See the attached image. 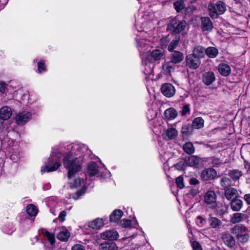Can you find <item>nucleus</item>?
<instances>
[{
    "label": "nucleus",
    "instance_id": "f257e3e1",
    "mask_svg": "<svg viewBox=\"0 0 250 250\" xmlns=\"http://www.w3.org/2000/svg\"><path fill=\"white\" fill-rule=\"evenodd\" d=\"M88 151L87 146L83 144H74L67 146V148L61 147L52 152L49 159L51 166H46L41 170L42 172L56 170L60 166V160L62 154H65L63 159L64 167L68 170V177L71 178L81 169L80 159L85 152Z\"/></svg>",
    "mask_w": 250,
    "mask_h": 250
},
{
    "label": "nucleus",
    "instance_id": "f03ea898",
    "mask_svg": "<svg viewBox=\"0 0 250 250\" xmlns=\"http://www.w3.org/2000/svg\"><path fill=\"white\" fill-rule=\"evenodd\" d=\"M208 9L210 16L216 18L218 15L224 14L226 11V5L224 2L218 0L214 4H209Z\"/></svg>",
    "mask_w": 250,
    "mask_h": 250
},
{
    "label": "nucleus",
    "instance_id": "7ed1b4c3",
    "mask_svg": "<svg viewBox=\"0 0 250 250\" xmlns=\"http://www.w3.org/2000/svg\"><path fill=\"white\" fill-rule=\"evenodd\" d=\"M187 26L185 21H180L176 18L172 19L167 25V28L175 34H179L183 31Z\"/></svg>",
    "mask_w": 250,
    "mask_h": 250
},
{
    "label": "nucleus",
    "instance_id": "20e7f679",
    "mask_svg": "<svg viewBox=\"0 0 250 250\" xmlns=\"http://www.w3.org/2000/svg\"><path fill=\"white\" fill-rule=\"evenodd\" d=\"M186 62L187 66L191 69L197 68L201 63L200 59L192 54L186 57Z\"/></svg>",
    "mask_w": 250,
    "mask_h": 250
},
{
    "label": "nucleus",
    "instance_id": "39448f33",
    "mask_svg": "<svg viewBox=\"0 0 250 250\" xmlns=\"http://www.w3.org/2000/svg\"><path fill=\"white\" fill-rule=\"evenodd\" d=\"M161 90L162 94L168 98L174 96L176 92L174 86L170 83H165L163 84Z\"/></svg>",
    "mask_w": 250,
    "mask_h": 250
},
{
    "label": "nucleus",
    "instance_id": "423d86ee",
    "mask_svg": "<svg viewBox=\"0 0 250 250\" xmlns=\"http://www.w3.org/2000/svg\"><path fill=\"white\" fill-rule=\"evenodd\" d=\"M31 117L29 112L24 111L19 113L16 117V122L18 125H22L28 122Z\"/></svg>",
    "mask_w": 250,
    "mask_h": 250
},
{
    "label": "nucleus",
    "instance_id": "0eeeda50",
    "mask_svg": "<svg viewBox=\"0 0 250 250\" xmlns=\"http://www.w3.org/2000/svg\"><path fill=\"white\" fill-rule=\"evenodd\" d=\"M204 198L205 201L207 204L211 205L212 207H216V196L213 191L209 190L207 191L205 195Z\"/></svg>",
    "mask_w": 250,
    "mask_h": 250
},
{
    "label": "nucleus",
    "instance_id": "6e6552de",
    "mask_svg": "<svg viewBox=\"0 0 250 250\" xmlns=\"http://www.w3.org/2000/svg\"><path fill=\"white\" fill-rule=\"evenodd\" d=\"M217 175L216 171L213 168L205 169L202 172L201 177L204 180L207 181L214 178Z\"/></svg>",
    "mask_w": 250,
    "mask_h": 250
},
{
    "label": "nucleus",
    "instance_id": "1a4fd4ad",
    "mask_svg": "<svg viewBox=\"0 0 250 250\" xmlns=\"http://www.w3.org/2000/svg\"><path fill=\"white\" fill-rule=\"evenodd\" d=\"M202 79L205 85H209L215 80V76L212 71L206 72L203 74Z\"/></svg>",
    "mask_w": 250,
    "mask_h": 250
},
{
    "label": "nucleus",
    "instance_id": "9d476101",
    "mask_svg": "<svg viewBox=\"0 0 250 250\" xmlns=\"http://www.w3.org/2000/svg\"><path fill=\"white\" fill-rule=\"evenodd\" d=\"M225 195L228 200H233L238 196L237 190L233 188H227L225 192Z\"/></svg>",
    "mask_w": 250,
    "mask_h": 250
},
{
    "label": "nucleus",
    "instance_id": "9b49d317",
    "mask_svg": "<svg viewBox=\"0 0 250 250\" xmlns=\"http://www.w3.org/2000/svg\"><path fill=\"white\" fill-rule=\"evenodd\" d=\"M201 26L203 31H210L212 29V23L208 17H202L201 18Z\"/></svg>",
    "mask_w": 250,
    "mask_h": 250
},
{
    "label": "nucleus",
    "instance_id": "f8f14e48",
    "mask_svg": "<svg viewBox=\"0 0 250 250\" xmlns=\"http://www.w3.org/2000/svg\"><path fill=\"white\" fill-rule=\"evenodd\" d=\"M178 134V131L174 127L168 128L165 132L164 138L168 140H174Z\"/></svg>",
    "mask_w": 250,
    "mask_h": 250
},
{
    "label": "nucleus",
    "instance_id": "ddd939ff",
    "mask_svg": "<svg viewBox=\"0 0 250 250\" xmlns=\"http://www.w3.org/2000/svg\"><path fill=\"white\" fill-rule=\"evenodd\" d=\"M218 71L221 75L226 77L230 74L231 68L229 64L222 63L218 65Z\"/></svg>",
    "mask_w": 250,
    "mask_h": 250
},
{
    "label": "nucleus",
    "instance_id": "4468645a",
    "mask_svg": "<svg viewBox=\"0 0 250 250\" xmlns=\"http://www.w3.org/2000/svg\"><path fill=\"white\" fill-rule=\"evenodd\" d=\"M12 115V111L8 106H3L0 109V117L3 120L9 119Z\"/></svg>",
    "mask_w": 250,
    "mask_h": 250
},
{
    "label": "nucleus",
    "instance_id": "2eb2a0df",
    "mask_svg": "<svg viewBox=\"0 0 250 250\" xmlns=\"http://www.w3.org/2000/svg\"><path fill=\"white\" fill-rule=\"evenodd\" d=\"M184 59V55L182 52L175 51H173L170 55V61L175 63H179Z\"/></svg>",
    "mask_w": 250,
    "mask_h": 250
},
{
    "label": "nucleus",
    "instance_id": "dca6fc26",
    "mask_svg": "<svg viewBox=\"0 0 250 250\" xmlns=\"http://www.w3.org/2000/svg\"><path fill=\"white\" fill-rule=\"evenodd\" d=\"M205 50L206 49L203 46H197L194 48L192 54L200 59L204 57L206 54Z\"/></svg>",
    "mask_w": 250,
    "mask_h": 250
},
{
    "label": "nucleus",
    "instance_id": "f3484780",
    "mask_svg": "<svg viewBox=\"0 0 250 250\" xmlns=\"http://www.w3.org/2000/svg\"><path fill=\"white\" fill-rule=\"evenodd\" d=\"M228 175L233 181H237L243 175V173L238 169H232L229 170Z\"/></svg>",
    "mask_w": 250,
    "mask_h": 250
},
{
    "label": "nucleus",
    "instance_id": "a211bd4d",
    "mask_svg": "<svg viewBox=\"0 0 250 250\" xmlns=\"http://www.w3.org/2000/svg\"><path fill=\"white\" fill-rule=\"evenodd\" d=\"M164 115L166 118L171 120L175 119L177 117V112L174 108L171 107L165 110Z\"/></svg>",
    "mask_w": 250,
    "mask_h": 250
},
{
    "label": "nucleus",
    "instance_id": "6ab92c4d",
    "mask_svg": "<svg viewBox=\"0 0 250 250\" xmlns=\"http://www.w3.org/2000/svg\"><path fill=\"white\" fill-rule=\"evenodd\" d=\"M200 162V159L197 156L191 155L188 157L186 162L189 166L193 167L198 165Z\"/></svg>",
    "mask_w": 250,
    "mask_h": 250
},
{
    "label": "nucleus",
    "instance_id": "aec40b11",
    "mask_svg": "<svg viewBox=\"0 0 250 250\" xmlns=\"http://www.w3.org/2000/svg\"><path fill=\"white\" fill-rule=\"evenodd\" d=\"M205 53L209 58H214L218 54V50L214 47H208L206 49Z\"/></svg>",
    "mask_w": 250,
    "mask_h": 250
},
{
    "label": "nucleus",
    "instance_id": "412c9836",
    "mask_svg": "<svg viewBox=\"0 0 250 250\" xmlns=\"http://www.w3.org/2000/svg\"><path fill=\"white\" fill-rule=\"evenodd\" d=\"M26 211L31 217H35L38 212L37 208L33 204H29L26 207Z\"/></svg>",
    "mask_w": 250,
    "mask_h": 250
},
{
    "label": "nucleus",
    "instance_id": "4be33fe9",
    "mask_svg": "<svg viewBox=\"0 0 250 250\" xmlns=\"http://www.w3.org/2000/svg\"><path fill=\"white\" fill-rule=\"evenodd\" d=\"M204 120L203 119L202 117H198L193 120L192 126L195 128L199 129L204 126Z\"/></svg>",
    "mask_w": 250,
    "mask_h": 250
},
{
    "label": "nucleus",
    "instance_id": "5701e85b",
    "mask_svg": "<svg viewBox=\"0 0 250 250\" xmlns=\"http://www.w3.org/2000/svg\"><path fill=\"white\" fill-rule=\"evenodd\" d=\"M243 205V202L241 200L235 199L231 201V208L234 211L239 210Z\"/></svg>",
    "mask_w": 250,
    "mask_h": 250
},
{
    "label": "nucleus",
    "instance_id": "b1692460",
    "mask_svg": "<svg viewBox=\"0 0 250 250\" xmlns=\"http://www.w3.org/2000/svg\"><path fill=\"white\" fill-rule=\"evenodd\" d=\"M88 172L91 176H94L98 172V167L97 165L93 162L90 163L88 166Z\"/></svg>",
    "mask_w": 250,
    "mask_h": 250
},
{
    "label": "nucleus",
    "instance_id": "393cba45",
    "mask_svg": "<svg viewBox=\"0 0 250 250\" xmlns=\"http://www.w3.org/2000/svg\"><path fill=\"white\" fill-rule=\"evenodd\" d=\"M184 151L189 154H192L195 151L193 144L190 142L186 143L183 146Z\"/></svg>",
    "mask_w": 250,
    "mask_h": 250
},
{
    "label": "nucleus",
    "instance_id": "a878e982",
    "mask_svg": "<svg viewBox=\"0 0 250 250\" xmlns=\"http://www.w3.org/2000/svg\"><path fill=\"white\" fill-rule=\"evenodd\" d=\"M151 56L155 61L160 60L163 56L162 50L160 49L153 50L151 53Z\"/></svg>",
    "mask_w": 250,
    "mask_h": 250
},
{
    "label": "nucleus",
    "instance_id": "bb28decb",
    "mask_svg": "<svg viewBox=\"0 0 250 250\" xmlns=\"http://www.w3.org/2000/svg\"><path fill=\"white\" fill-rule=\"evenodd\" d=\"M173 6L177 12H180L182 10H183L185 7V4L183 0H179L174 2L173 3Z\"/></svg>",
    "mask_w": 250,
    "mask_h": 250
},
{
    "label": "nucleus",
    "instance_id": "cd10ccee",
    "mask_svg": "<svg viewBox=\"0 0 250 250\" xmlns=\"http://www.w3.org/2000/svg\"><path fill=\"white\" fill-rule=\"evenodd\" d=\"M123 215V212L122 210L116 209L110 214V219H121Z\"/></svg>",
    "mask_w": 250,
    "mask_h": 250
},
{
    "label": "nucleus",
    "instance_id": "c85d7f7f",
    "mask_svg": "<svg viewBox=\"0 0 250 250\" xmlns=\"http://www.w3.org/2000/svg\"><path fill=\"white\" fill-rule=\"evenodd\" d=\"M175 62H172L171 61L167 62L164 65V68L167 70L169 73L173 71L175 67Z\"/></svg>",
    "mask_w": 250,
    "mask_h": 250
},
{
    "label": "nucleus",
    "instance_id": "c756f323",
    "mask_svg": "<svg viewBox=\"0 0 250 250\" xmlns=\"http://www.w3.org/2000/svg\"><path fill=\"white\" fill-rule=\"evenodd\" d=\"M231 183V180L228 177H224L220 181L221 186L224 188H228L230 186Z\"/></svg>",
    "mask_w": 250,
    "mask_h": 250
},
{
    "label": "nucleus",
    "instance_id": "7c9ffc66",
    "mask_svg": "<svg viewBox=\"0 0 250 250\" xmlns=\"http://www.w3.org/2000/svg\"><path fill=\"white\" fill-rule=\"evenodd\" d=\"M146 42H147V41L145 39H142L138 43V49H139V51L140 52L141 55H142V53H145V51L147 49V48H146V49H143V48L145 47L146 46Z\"/></svg>",
    "mask_w": 250,
    "mask_h": 250
},
{
    "label": "nucleus",
    "instance_id": "2f4dec72",
    "mask_svg": "<svg viewBox=\"0 0 250 250\" xmlns=\"http://www.w3.org/2000/svg\"><path fill=\"white\" fill-rule=\"evenodd\" d=\"M227 210V207L225 205H223L222 204H219L217 208V211L219 214V216H221L224 214Z\"/></svg>",
    "mask_w": 250,
    "mask_h": 250
},
{
    "label": "nucleus",
    "instance_id": "473e14b6",
    "mask_svg": "<svg viewBox=\"0 0 250 250\" xmlns=\"http://www.w3.org/2000/svg\"><path fill=\"white\" fill-rule=\"evenodd\" d=\"M178 42V39L173 40L168 46V50L170 52L173 51L174 49L176 47Z\"/></svg>",
    "mask_w": 250,
    "mask_h": 250
},
{
    "label": "nucleus",
    "instance_id": "72a5a7b5",
    "mask_svg": "<svg viewBox=\"0 0 250 250\" xmlns=\"http://www.w3.org/2000/svg\"><path fill=\"white\" fill-rule=\"evenodd\" d=\"M176 183L178 188L182 189L185 187L184 183V179L183 177L180 176L178 177L176 179Z\"/></svg>",
    "mask_w": 250,
    "mask_h": 250
},
{
    "label": "nucleus",
    "instance_id": "f704fd0d",
    "mask_svg": "<svg viewBox=\"0 0 250 250\" xmlns=\"http://www.w3.org/2000/svg\"><path fill=\"white\" fill-rule=\"evenodd\" d=\"M45 66L43 61H41L38 63V70L39 73L45 71Z\"/></svg>",
    "mask_w": 250,
    "mask_h": 250
},
{
    "label": "nucleus",
    "instance_id": "c9c22d12",
    "mask_svg": "<svg viewBox=\"0 0 250 250\" xmlns=\"http://www.w3.org/2000/svg\"><path fill=\"white\" fill-rule=\"evenodd\" d=\"M247 217L245 214L241 213H235L234 214L233 217L232 219H245Z\"/></svg>",
    "mask_w": 250,
    "mask_h": 250
},
{
    "label": "nucleus",
    "instance_id": "e433bc0d",
    "mask_svg": "<svg viewBox=\"0 0 250 250\" xmlns=\"http://www.w3.org/2000/svg\"><path fill=\"white\" fill-rule=\"evenodd\" d=\"M189 127L188 125H184L182 128V133L185 135H188Z\"/></svg>",
    "mask_w": 250,
    "mask_h": 250
},
{
    "label": "nucleus",
    "instance_id": "4c0bfd02",
    "mask_svg": "<svg viewBox=\"0 0 250 250\" xmlns=\"http://www.w3.org/2000/svg\"><path fill=\"white\" fill-rule=\"evenodd\" d=\"M189 112V106L187 104L184 105L182 110V115L185 116Z\"/></svg>",
    "mask_w": 250,
    "mask_h": 250
},
{
    "label": "nucleus",
    "instance_id": "58836bf2",
    "mask_svg": "<svg viewBox=\"0 0 250 250\" xmlns=\"http://www.w3.org/2000/svg\"><path fill=\"white\" fill-rule=\"evenodd\" d=\"M199 193V190L196 188H192L189 190V193L194 196Z\"/></svg>",
    "mask_w": 250,
    "mask_h": 250
},
{
    "label": "nucleus",
    "instance_id": "ea45409f",
    "mask_svg": "<svg viewBox=\"0 0 250 250\" xmlns=\"http://www.w3.org/2000/svg\"><path fill=\"white\" fill-rule=\"evenodd\" d=\"M199 183V181L198 179L194 178H192L189 180V183L190 185H198Z\"/></svg>",
    "mask_w": 250,
    "mask_h": 250
},
{
    "label": "nucleus",
    "instance_id": "a19ab883",
    "mask_svg": "<svg viewBox=\"0 0 250 250\" xmlns=\"http://www.w3.org/2000/svg\"><path fill=\"white\" fill-rule=\"evenodd\" d=\"M66 216V211L63 210L60 213V214L59 215L58 219H64Z\"/></svg>",
    "mask_w": 250,
    "mask_h": 250
},
{
    "label": "nucleus",
    "instance_id": "79ce46f5",
    "mask_svg": "<svg viewBox=\"0 0 250 250\" xmlns=\"http://www.w3.org/2000/svg\"><path fill=\"white\" fill-rule=\"evenodd\" d=\"M244 200L250 205V194H247L244 195Z\"/></svg>",
    "mask_w": 250,
    "mask_h": 250
},
{
    "label": "nucleus",
    "instance_id": "37998d69",
    "mask_svg": "<svg viewBox=\"0 0 250 250\" xmlns=\"http://www.w3.org/2000/svg\"><path fill=\"white\" fill-rule=\"evenodd\" d=\"M5 85L2 82H0V92H3L5 91Z\"/></svg>",
    "mask_w": 250,
    "mask_h": 250
},
{
    "label": "nucleus",
    "instance_id": "c03bdc74",
    "mask_svg": "<svg viewBox=\"0 0 250 250\" xmlns=\"http://www.w3.org/2000/svg\"><path fill=\"white\" fill-rule=\"evenodd\" d=\"M244 167L246 169H247V172L250 171V164L248 162L244 163Z\"/></svg>",
    "mask_w": 250,
    "mask_h": 250
},
{
    "label": "nucleus",
    "instance_id": "a18cd8bd",
    "mask_svg": "<svg viewBox=\"0 0 250 250\" xmlns=\"http://www.w3.org/2000/svg\"><path fill=\"white\" fill-rule=\"evenodd\" d=\"M81 180L80 178L76 179L75 180V187H77L81 185Z\"/></svg>",
    "mask_w": 250,
    "mask_h": 250
},
{
    "label": "nucleus",
    "instance_id": "49530a36",
    "mask_svg": "<svg viewBox=\"0 0 250 250\" xmlns=\"http://www.w3.org/2000/svg\"><path fill=\"white\" fill-rule=\"evenodd\" d=\"M197 219H202V218L200 216H198L197 217Z\"/></svg>",
    "mask_w": 250,
    "mask_h": 250
},
{
    "label": "nucleus",
    "instance_id": "de8ad7c7",
    "mask_svg": "<svg viewBox=\"0 0 250 250\" xmlns=\"http://www.w3.org/2000/svg\"><path fill=\"white\" fill-rule=\"evenodd\" d=\"M211 219H216L215 217H211Z\"/></svg>",
    "mask_w": 250,
    "mask_h": 250
}]
</instances>
